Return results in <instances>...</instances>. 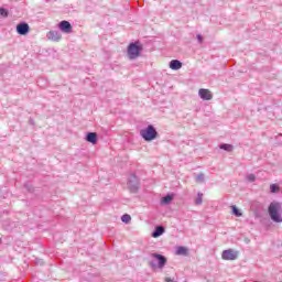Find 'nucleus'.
<instances>
[{
  "mask_svg": "<svg viewBox=\"0 0 282 282\" xmlns=\"http://www.w3.org/2000/svg\"><path fill=\"white\" fill-rule=\"evenodd\" d=\"M237 257H239V252L234 249L224 250L221 253V259H224V261H235Z\"/></svg>",
  "mask_w": 282,
  "mask_h": 282,
  "instance_id": "5",
  "label": "nucleus"
},
{
  "mask_svg": "<svg viewBox=\"0 0 282 282\" xmlns=\"http://www.w3.org/2000/svg\"><path fill=\"white\" fill-rule=\"evenodd\" d=\"M176 254L186 257V254H188V249L186 247H177Z\"/></svg>",
  "mask_w": 282,
  "mask_h": 282,
  "instance_id": "13",
  "label": "nucleus"
},
{
  "mask_svg": "<svg viewBox=\"0 0 282 282\" xmlns=\"http://www.w3.org/2000/svg\"><path fill=\"white\" fill-rule=\"evenodd\" d=\"M61 39V36L59 35H57V41Z\"/></svg>",
  "mask_w": 282,
  "mask_h": 282,
  "instance_id": "27",
  "label": "nucleus"
},
{
  "mask_svg": "<svg viewBox=\"0 0 282 282\" xmlns=\"http://www.w3.org/2000/svg\"><path fill=\"white\" fill-rule=\"evenodd\" d=\"M219 149H223V151H227L228 153L232 152V144L223 143L219 145Z\"/></svg>",
  "mask_w": 282,
  "mask_h": 282,
  "instance_id": "14",
  "label": "nucleus"
},
{
  "mask_svg": "<svg viewBox=\"0 0 282 282\" xmlns=\"http://www.w3.org/2000/svg\"><path fill=\"white\" fill-rule=\"evenodd\" d=\"M170 69H173L174 72H177V69H182V62L178 59H172L170 62Z\"/></svg>",
  "mask_w": 282,
  "mask_h": 282,
  "instance_id": "11",
  "label": "nucleus"
},
{
  "mask_svg": "<svg viewBox=\"0 0 282 282\" xmlns=\"http://www.w3.org/2000/svg\"><path fill=\"white\" fill-rule=\"evenodd\" d=\"M198 96L202 100H213V93L206 88H200L198 90Z\"/></svg>",
  "mask_w": 282,
  "mask_h": 282,
  "instance_id": "8",
  "label": "nucleus"
},
{
  "mask_svg": "<svg viewBox=\"0 0 282 282\" xmlns=\"http://www.w3.org/2000/svg\"><path fill=\"white\" fill-rule=\"evenodd\" d=\"M152 259H155L158 261V268L162 270L164 265H166V257L159 254V253H152L151 254Z\"/></svg>",
  "mask_w": 282,
  "mask_h": 282,
  "instance_id": "6",
  "label": "nucleus"
},
{
  "mask_svg": "<svg viewBox=\"0 0 282 282\" xmlns=\"http://www.w3.org/2000/svg\"><path fill=\"white\" fill-rule=\"evenodd\" d=\"M247 180H248V182H256L257 176L254 174H248Z\"/></svg>",
  "mask_w": 282,
  "mask_h": 282,
  "instance_id": "21",
  "label": "nucleus"
},
{
  "mask_svg": "<svg viewBox=\"0 0 282 282\" xmlns=\"http://www.w3.org/2000/svg\"><path fill=\"white\" fill-rule=\"evenodd\" d=\"M140 135L145 140V142H151L158 138V130H155V127L150 124L140 131Z\"/></svg>",
  "mask_w": 282,
  "mask_h": 282,
  "instance_id": "2",
  "label": "nucleus"
},
{
  "mask_svg": "<svg viewBox=\"0 0 282 282\" xmlns=\"http://www.w3.org/2000/svg\"><path fill=\"white\" fill-rule=\"evenodd\" d=\"M173 202V195H166L161 199V204L167 205Z\"/></svg>",
  "mask_w": 282,
  "mask_h": 282,
  "instance_id": "16",
  "label": "nucleus"
},
{
  "mask_svg": "<svg viewBox=\"0 0 282 282\" xmlns=\"http://www.w3.org/2000/svg\"><path fill=\"white\" fill-rule=\"evenodd\" d=\"M0 17H8V10L0 8Z\"/></svg>",
  "mask_w": 282,
  "mask_h": 282,
  "instance_id": "22",
  "label": "nucleus"
},
{
  "mask_svg": "<svg viewBox=\"0 0 282 282\" xmlns=\"http://www.w3.org/2000/svg\"><path fill=\"white\" fill-rule=\"evenodd\" d=\"M54 34H55V36H58V33H56V32H54V31L50 32V33H48V36H54Z\"/></svg>",
  "mask_w": 282,
  "mask_h": 282,
  "instance_id": "23",
  "label": "nucleus"
},
{
  "mask_svg": "<svg viewBox=\"0 0 282 282\" xmlns=\"http://www.w3.org/2000/svg\"><path fill=\"white\" fill-rule=\"evenodd\" d=\"M17 32L21 36H25V34H28L30 32V24H28V23H19L17 25Z\"/></svg>",
  "mask_w": 282,
  "mask_h": 282,
  "instance_id": "9",
  "label": "nucleus"
},
{
  "mask_svg": "<svg viewBox=\"0 0 282 282\" xmlns=\"http://www.w3.org/2000/svg\"><path fill=\"white\" fill-rule=\"evenodd\" d=\"M197 39H198L199 43H202L204 41L202 35H197Z\"/></svg>",
  "mask_w": 282,
  "mask_h": 282,
  "instance_id": "25",
  "label": "nucleus"
},
{
  "mask_svg": "<svg viewBox=\"0 0 282 282\" xmlns=\"http://www.w3.org/2000/svg\"><path fill=\"white\" fill-rule=\"evenodd\" d=\"M127 186L130 193H138V191H140V180L135 174H131L128 177Z\"/></svg>",
  "mask_w": 282,
  "mask_h": 282,
  "instance_id": "4",
  "label": "nucleus"
},
{
  "mask_svg": "<svg viewBox=\"0 0 282 282\" xmlns=\"http://www.w3.org/2000/svg\"><path fill=\"white\" fill-rule=\"evenodd\" d=\"M149 265L152 267V268H155L158 264L154 263L153 261L149 262Z\"/></svg>",
  "mask_w": 282,
  "mask_h": 282,
  "instance_id": "24",
  "label": "nucleus"
},
{
  "mask_svg": "<svg viewBox=\"0 0 282 282\" xmlns=\"http://www.w3.org/2000/svg\"><path fill=\"white\" fill-rule=\"evenodd\" d=\"M121 221H123V224H129V221H131V215L126 214L121 217Z\"/></svg>",
  "mask_w": 282,
  "mask_h": 282,
  "instance_id": "19",
  "label": "nucleus"
},
{
  "mask_svg": "<svg viewBox=\"0 0 282 282\" xmlns=\"http://www.w3.org/2000/svg\"><path fill=\"white\" fill-rule=\"evenodd\" d=\"M165 282H173V279H171V278H165Z\"/></svg>",
  "mask_w": 282,
  "mask_h": 282,
  "instance_id": "26",
  "label": "nucleus"
},
{
  "mask_svg": "<svg viewBox=\"0 0 282 282\" xmlns=\"http://www.w3.org/2000/svg\"><path fill=\"white\" fill-rule=\"evenodd\" d=\"M280 191H281V187L278 184L270 185V193H279Z\"/></svg>",
  "mask_w": 282,
  "mask_h": 282,
  "instance_id": "17",
  "label": "nucleus"
},
{
  "mask_svg": "<svg viewBox=\"0 0 282 282\" xmlns=\"http://www.w3.org/2000/svg\"><path fill=\"white\" fill-rule=\"evenodd\" d=\"M61 32H64L65 34H72V23H69V21H62L58 24Z\"/></svg>",
  "mask_w": 282,
  "mask_h": 282,
  "instance_id": "7",
  "label": "nucleus"
},
{
  "mask_svg": "<svg viewBox=\"0 0 282 282\" xmlns=\"http://www.w3.org/2000/svg\"><path fill=\"white\" fill-rule=\"evenodd\" d=\"M163 232H164V227L163 226H158V227H155L154 231L152 232V237L154 239H158V237H162Z\"/></svg>",
  "mask_w": 282,
  "mask_h": 282,
  "instance_id": "12",
  "label": "nucleus"
},
{
  "mask_svg": "<svg viewBox=\"0 0 282 282\" xmlns=\"http://www.w3.org/2000/svg\"><path fill=\"white\" fill-rule=\"evenodd\" d=\"M231 210H232V214L236 216V217H241L243 214H241V212H239V208H237V206H231Z\"/></svg>",
  "mask_w": 282,
  "mask_h": 282,
  "instance_id": "18",
  "label": "nucleus"
},
{
  "mask_svg": "<svg viewBox=\"0 0 282 282\" xmlns=\"http://www.w3.org/2000/svg\"><path fill=\"white\" fill-rule=\"evenodd\" d=\"M140 52H142V44H140V42L131 43L128 46V57L130 61L138 58L140 56Z\"/></svg>",
  "mask_w": 282,
  "mask_h": 282,
  "instance_id": "3",
  "label": "nucleus"
},
{
  "mask_svg": "<svg viewBox=\"0 0 282 282\" xmlns=\"http://www.w3.org/2000/svg\"><path fill=\"white\" fill-rule=\"evenodd\" d=\"M282 204L273 202L269 205V215L272 219V221H275V224H281L282 223V217L279 210H281Z\"/></svg>",
  "mask_w": 282,
  "mask_h": 282,
  "instance_id": "1",
  "label": "nucleus"
},
{
  "mask_svg": "<svg viewBox=\"0 0 282 282\" xmlns=\"http://www.w3.org/2000/svg\"><path fill=\"white\" fill-rule=\"evenodd\" d=\"M86 142H90V144H96V142H98V134H96V132L87 133Z\"/></svg>",
  "mask_w": 282,
  "mask_h": 282,
  "instance_id": "10",
  "label": "nucleus"
},
{
  "mask_svg": "<svg viewBox=\"0 0 282 282\" xmlns=\"http://www.w3.org/2000/svg\"><path fill=\"white\" fill-rule=\"evenodd\" d=\"M196 182H197L198 184H204V174H198V175L196 176Z\"/></svg>",
  "mask_w": 282,
  "mask_h": 282,
  "instance_id": "20",
  "label": "nucleus"
},
{
  "mask_svg": "<svg viewBox=\"0 0 282 282\" xmlns=\"http://www.w3.org/2000/svg\"><path fill=\"white\" fill-rule=\"evenodd\" d=\"M203 202H204V194L202 192H199L195 199V204H196V206H202Z\"/></svg>",
  "mask_w": 282,
  "mask_h": 282,
  "instance_id": "15",
  "label": "nucleus"
}]
</instances>
